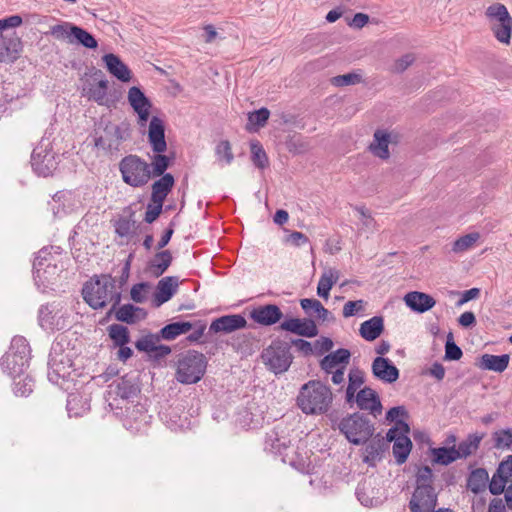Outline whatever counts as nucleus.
Instances as JSON below:
<instances>
[{"label": "nucleus", "instance_id": "f257e3e1", "mask_svg": "<svg viewBox=\"0 0 512 512\" xmlns=\"http://www.w3.org/2000/svg\"><path fill=\"white\" fill-rule=\"evenodd\" d=\"M84 301L94 310L102 309L111 304L108 315H111L120 304L122 293L117 289L116 279L110 274L95 275L82 288Z\"/></svg>", "mask_w": 512, "mask_h": 512}, {"label": "nucleus", "instance_id": "f03ea898", "mask_svg": "<svg viewBox=\"0 0 512 512\" xmlns=\"http://www.w3.org/2000/svg\"><path fill=\"white\" fill-rule=\"evenodd\" d=\"M333 402L329 386L319 380L305 383L297 396V405L307 415H321L328 412Z\"/></svg>", "mask_w": 512, "mask_h": 512}, {"label": "nucleus", "instance_id": "7ed1b4c3", "mask_svg": "<svg viewBox=\"0 0 512 512\" xmlns=\"http://www.w3.org/2000/svg\"><path fill=\"white\" fill-rule=\"evenodd\" d=\"M30 355L31 349L26 338L13 337L8 351L0 360L3 372L13 379L21 377L29 367Z\"/></svg>", "mask_w": 512, "mask_h": 512}, {"label": "nucleus", "instance_id": "20e7f679", "mask_svg": "<svg viewBox=\"0 0 512 512\" xmlns=\"http://www.w3.org/2000/svg\"><path fill=\"white\" fill-rule=\"evenodd\" d=\"M119 171L124 183L134 188L143 187L151 178L149 163L134 154L127 155L121 159Z\"/></svg>", "mask_w": 512, "mask_h": 512}, {"label": "nucleus", "instance_id": "39448f33", "mask_svg": "<svg viewBox=\"0 0 512 512\" xmlns=\"http://www.w3.org/2000/svg\"><path fill=\"white\" fill-rule=\"evenodd\" d=\"M485 16L490 30L498 42L510 45L512 36V17L504 4L493 3L487 7Z\"/></svg>", "mask_w": 512, "mask_h": 512}, {"label": "nucleus", "instance_id": "423d86ee", "mask_svg": "<svg viewBox=\"0 0 512 512\" xmlns=\"http://www.w3.org/2000/svg\"><path fill=\"white\" fill-rule=\"evenodd\" d=\"M339 430L350 443L360 445L373 436L375 428L367 417L357 412L344 417L339 423Z\"/></svg>", "mask_w": 512, "mask_h": 512}, {"label": "nucleus", "instance_id": "0eeeda50", "mask_svg": "<svg viewBox=\"0 0 512 512\" xmlns=\"http://www.w3.org/2000/svg\"><path fill=\"white\" fill-rule=\"evenodd\" d=\"M206 367L205 356L190 350L178 360L176 378L182 384H195L204 376Z\"/></svg>", "mask_w": 512, "mask_h": 512}, {"label": "nucleus", "instance_id": "6e6552de", "mask_svg": "<svg viewBox=\"0 0 512 512\" xmlns=\"http://www.w3.org/2000/svg\"><path fill=\"white\" fill-rule=\"evenodd\" d=\"M47 34L57 40L66 41L70 44H81L89 49H95L98 46L97 40L91 33L70 22H62L51 26Z\"/></svg>", "mask_w": 512, "mask_h": 512}, {"label": "nucleus", "instance_id": "1a4fd4ad", "mask_svg": "<svg viewBox=\"0 0 512 512\" xmlns=\"http://www.w3.org/2000/svg\"><path fill=\"white\" fill-rule=\"evenodd\" d=\"M261 359L269 370L275 374H281L289 369L293 357L289 345L278 340L273 341L262 351Z\"/></svg>", "mask_w": 512, "mask_h": 512}, {"label": "nucleus", "instance_id": "9d476101", "mask_svg": "<svg viewBox=\"0 0 512 512\" xmlns=\"http://www.w3.org/2000/svg\"><path fill=\"white\" fill-rule=\"evenodd\" d=\"M67 309L57 302L42 305L38 311L39 325L45 330H63L68 326Z\"/></svg>", "mask_w": 512, "mask_h": 512}, {"label": "nucleus", "instance_id": "9b49d317", "mask_svg": "<svg viewBox=\"0 0 512 512\" xmlns=\"http://www.w3.org/2000/svg\"><path fill=\"white\" fill-rule=\"evenodd\" d=\"M410 428L404 421H397L395 427L390 428L386 434L387 444L393 442V455L398 464H403L411 451L412 442L407 436Z\"/></svg>", "mask_w": 512, "mask_h": 512}, {"label": "nucleus", "instance_id": "f8f14e48", "mask_svg": "<svg viewBox=\"0 0 512 512\" xmlns=\"http://www.w3.org/2000/svg\"><path fill=\"white\" fill-rule=\"evenodd\" d=\"M31 165L39 176H50L57 169V155L52 149L48 148V145L41 144L32 152Z\"/></svg>", "mask_w": 512, "mask_h": 512}, {"label": "nucleus", "instance_id": "ddd939ff", "mask_svg": "<svg viewBox=\"0 0 512 512\" xmlns=\"http://www.w3.org/2000/svg\"><path fill=\"white\" fill-rule=\"evenodd\" d=\"M58 344L52 347L48 360V377L56 382L59 378H66L71 373L72 360L68 354L58 349Z\"/></svg>", "mask_w": 512, "mask_h": 512}, {"label": "nucleus", "instance_id": "4468645a", "mask_svg": "<svg viewBox=\"0 0 512 512\" xmlns=\"http://www.w3.org/2000/svg\"><path fill=\"white\" fill-rule=\"evenodd\" d=\"M22 51L21 38L15 33H0V62L13 63Z\"/></svg>", "mask_w": 512, "mask_h": 512}, {"label": "nucleus", "instance_id": "2eb2a0df", "mask_svg": "<svg viewBox=\"0 0 512 512\" xmlns=\"http://www.w3.org/2000/svg\"><path fill=\"white\" fill-rule=\"evenodd\" d=\"M279 329L307 338H313L319 334L316 322L312 318H289L280 324Z\"/></svg>", "mask_w": 512, "mask_h": 512}, {"label": "nucleus", "instance_id": "dca6fc26", "mask_svg": "<svg viewBox=\"0 0 512 512\" xmlns=\"http://www.w3.org/2000/svg\"><path fill=\"white\" fill-rule=\"evenodd\" d=\"M438 495L435 489L414 490L409 502L411 512H434Z\"/></svg>", "mask_w": 512, "mask_h": 512}, {"label": "nucleus", "instance_id": "f3484780", "mask_svg": "<svg viewBox=\"0 0 512 512\" xmlns=\"http://www.w3.org/2000/svg\"><path fill=\"white\" fill-rule=\"evenodd\" d=\"M354 402L360 410L369 411L374 417L382 413V404L379 395L370 387L360 389L354 395Z\"/></svg>", "mask_w": 512, "mask_h": 512}, {"label": "nucleus", "instance_id": "a211bd4d", "mask_svg": "<svg viewBox=\"0 0 512 512\" xmlns=\"http://www.w3.org/2000/svg\"><path fill=\"white\" fill-rule=\"evenodd\" d=\"M264 448L266 451L282 456L283 462L292 464V459L289 458L290 440L280 434L277 429L267 434Z\"/></svg>", "mask_w": 512, "mask_h": 512}, {"label": "nucleus", "instance_id": "6ab92c4d", "mask_svg": "<svg viewBox=\"0 0 512 512\" xmlns=\"http://www.w3.org/2000/svg\"><path fill=\"white\" fill-rule=\"evenodd\" d=\"M371 369L373 376L384 383L391 384L399 378V369L388 358L382 356L373 360Z\"/></svg>", "mask_w": 512, "mask_h": 512}, {"label": "nucleus", "instance_id": "aec40b11", "mask_svg": "<svg viewBox=\"0 0 512 512\" xmlns=\"http://www.w3.org/2000/svg\"><path fill=\"white\" fill-rule=\"evenodd\" d=\"M366 443L363 462L374 467L376 463L383 458L384 453L388 449L387 437L384 438L380 434H377Z\"/></svg>", "mask_w": 512, "mask_h": 512}, {"label": "nucleus", "instance_id": "412c9836", "mask_svg": "<svg viewBox=\"0 0 512 512\" xmlns=\"http://www.w3.org/2000/svg\"><path fill=\"white\" fill-rule=\"evenodd\" d=\"M247 326L246 319L240 314L224 315L212 321L209 327L211 333H232Z\"/></svg>", "mask_w": 512, "mask_h": 512}, {"label": "nucleus", "instance_id": "4be33fe9", "mask_svg": "<svg viewBox=\"0 0 512 512\" xmlns=\"http://www.w3.org/2000/svg\"><path fill=\"white\" fill-rule=\"evenodd\" d=\"M179 286V278L177 276H167L162 278L154 292L153 305L160 307L165 302L169 301L173 295L177 292Z\"/></svg>", "mask_w": 512, "mask_h": 512}, {"label": "nucleus", "instance_id": "5701e85b", "mask_svg": "<svg viewBox=\"0 0 512 512\" xmlns=\"http://www.w3.org/2000/svg\"><path fill=\"white\" fill-rule=\"evenodd\" d=\"M250 317L260 325L271 326L282 319L283 313L277 305L267 304L254 308L250 312Z\"/></svg>", "mask_w": 512, "mask_h": 512}, {"label": "nucleus", "instance_id": "b1692460", "mask_svg": "<svg viewBox=\"0 0 512 512\" xmlns=\"http://www.w3.org/2000/svg\"><path fill=\"white\" fill-rule=\"evenodd\" d=\"M148 140L155 153H163L167 149L165 126L162 119L153 116L149 123Z\"/></svg>", "mask_w": 512, "mask_h": 512}, {"label": "nucleus", "instance_id": "393cba45", "mask_svg": "<svg viewBox=\"0 0 512 512\" xmlns=\"http://www.w3.org/2000/svg\"><path fill=\"white\" fill-rule=\"evenodd\" d=\"M42 254H46V251L41 250L34 260V278L35 280L41 281L43 284L45 282L50 283L57 275L59 269L56 264H51L50 262L43 267L44 261H47V259L42 257Z\"/></svg>", "mask_w": 512, "mask_h": 512}, {"label": "nucleus", "instance_id": "a878e982", "mask_svg": "<svg viewBox=\"0 0 512 512\" xmlns=\"http://www.w3.org/2000/svg\"><path fill=\"white\" fill-rule=\"evenodd\" d=\"M103 61L108 72L122 82L131 80V71L119 56L109 53L103 56Z\"/></svg>", "mask_w": 512, "mask_h": 512}, {"label": "nucleus", "instance_id": "bb28decb", "mask_svg": "<svg viewBox=\"0 0 512 512\" xmlns=\"http://www.w3.org/2000/svg\"><path fill=\"white\" fill-rule=\"evenodd\" d=\"M112 313L116 320L127 324H135L147 317V312L143 308L132 304L118 305Z\"/></svg>", "mask_w": 512, "mask_h": 512}, {"label": "nucleus", "instance_id": "cd10ccee", "mask_svg": "<svg viewBox=\"0 0 512 512\" xmlns=\"http://www.w3.org/2000/svg\"><path fill=\"white\" fill-rule=\"evenodd\" d=\"M406 305L418 313H424L435 305V300L430 295L423 292H409L404 297Z\"/></svg>", "mask_w": 512, "mask_h": 512}, {"label": "nucleus", "instance_id": "c85d7f7f", "mask_svg": "<svg viewBox=\"0 0 512 512\" xmlns=\"http://www.w3.org/2000/svg\"><path fill=\"white\" fill-rule=\"evenodd\" d=\"M152 184L151 202H164L172 190L175 180L172 174L166 173Z\"/></svg>", "mask_w": 512, "mask_h": 512}, {"label": "nucleus", "instance_id": "c756f323", "mask_svg": "<svg viewBox=\"0 0 512 512\" xmlns=\"http://www.w3.org/2000/svg\"><path fill=\"white\" fill-rule=\"evenodd\" d=\"M350 351L345 348H340L328 355H326L320 362V367L326 373H332L334 369L340 364H348L350 360Z\"/></svg>", "mask_w": 512, "mask_h": 512}, {"label": "nucleus", "instance_id": "7c9ffc66", "mask_svg": "<svg viewBox=\"0 0 512 512\" xmlns=\"http://www.w3.org/2000/svg\"><path fill=\"white\" fill-rule=\"evenodd\" d=\"M384 330L383 318L374 316L360 325V335L367 341L378 338Z\"/></svg>", "mask_w": 512, "mask_h": 512}, {"label": "nucleus", "instance_id": "2f4dec72", "mask_svg": "<svg viewBox=\"0 0 512 512\" xmlns=\"http://www.w3.org/2000/svg\"><path fill=\"white\" fill-rule=\"evenodd\" d=\"M301 308L304 312L311 316L317 317L322 322L330 320V312L322 305V303L314 298H304L300 300Z\"/></svg>", "mask_w": 512, "mask_h": 512}, {"label": "nucleus", "instance_id": "473e14b6", "mask_svg": "<svg viewBox=\"0 0 512 512\" xmlns=\"http://www.w3.org/2000/svg\"><path fill=\"white\" fill-rule=\"evenodd\" d=\"M510 357L508 354L491 355L484 354L480 359V368L495 372H503L509 364Z\"/></svg>", "mask_w": 512, "mask_h": 512}, {"label": "nucleus", "instance_id": "72a5a7b5", "mask_svg": "<svg viewBox=\"0 0 512 512\" xmlns=\"http://www.w3.org/2000/svg\"><path fill=\"white\" fill-rule=\"evenodd\" d=\"M373 137V142L369 146L370 151L381 159H388L390 156L388 149L390 135L385 131L376 130Z\"/></svg>", "mask_w": 512, "mask_h": 512}, {"label": "nucleus", "instance_id": "f704fd0d", "mask_svg": "<svg viewBox=\"0 0 512 512\" xmlns=\"http://www.w3.org/2000/svg\"><path fill=\"white\" fill-rule=\"evenodd\" d=\"M483 438V433L469 434L465 440L459 443L458 448H456V451L459 453V459H466L469 456L475 454L479 449Z\"/></svg>", "mask_w": 512, "mask_h": 512}, {"label": "nucleus", "instance_id": "c9c22d12", "mask_svg": "<svg viewBox=\"0 0 512 512\" xmlns=\"http://www.w3.org/2000/svg\"><path fill=\"white\" fill-rule=\"evenodd\" d=\"M489 481L488 472L484 468L473 470L467 479V488L474 494L484 492Z\"/></svg>", "mask_w": 512, "mask_h": 512}, {"label": "nucleus", "instance_id": "e433bc0d", "mask_svg": "<svg viewBox=\"0 0 512 512\" xmlns=\"http://www.w3.org/2000/svg\"><path fill=\"white\" fill-rule=\"evenodd\" d=\"M66 408L69 417H79L90 410V405L85 397L72 393L68 395Z\"/></svg>", "mask_w": 512, "mask_h": 512}, {"label": "nucleus", "instance_id": "4c0bfd02", "mask_svg": "<svg viewBox=\"0 0 512 512\" xmlns=\"http://www.w3.org/2000/svg\"><path fill=\"white\" fill-rule=\"evenodd\" d=\"M430 453L434 464L448 466L459 459L455 446L431 448Z\"/></svg>", "mask_w": 512, "mask_h": 512}, {"label": "nucleus", "instance_id": "58836bf2", "mask_svg": "<svg viewBox=\"0 0 512 512\" xmlns=\"http://www.w3.org/2000/svg\"><path fill=\"white\" fill-rule=\"evenodd\" d=\"M108 80L101 79L97 84L92 85L88 91L89 99L94 100L99 105L110 107L114 101L107 95Z\"/></svg>", "mask_w": 512, "mask_h": 512}, {"label": "nucleus", "instance_id": "ea45409f", "mask_svg": "<svg viewBox=\"0 0 512 512\" xmlns=\"http://www.w3.org/2000/svg\"><path fill=\"white\" fill-rule=\"evenodd\" d=\"M364 373L359 369H353L348 374V386L346 388L345 400L348 404L354 403V395L364 384Z\"/></svg>", "mask_w": 512, "mask_h": 512}, {"label": "nucleus", "instance_id": "a19ab883", "mask_svg": "<svg viewBox=\"0 0 512 512\" xmlns=\"http://www.w3.org/2000/svg\"><path fill=\"white\" fill-rule=\"evenodd\" d=\"M173 260L172 254L169 250L160 251L155 254L150 262V269L152 273L159 277L161 276L171 265Z\"/></svg>", "mask_w": 512, "mask_h": 512}, {"label": "nucleus", "instance_id": "79ce46f5", "mask_svg": "<svg viewBox=\"0 0 512 512\" xmlns=\"http://www.w3.org/2000/svg\"><path fill=\"white\" fill-rule=\"evenodd\" d=\"M193 328L190 322H173L164 326L160 333L163 339L173 340L181 334L189 332Z\"/></svg>", "mask_w": 512, "mask_h": 512}, {"label": "nucleus", "instance_id": "37998d69", "mask_svg": "<svg viewBox=\"0 0 512 512\" xmlns=\"http://www.w3.org/2000/svg\"><path fill=\"white\" fill-rule=\"evenodd\" d=\"M254 337L251 333H242L232 337L230 345L232 348L242 354H251L253 352Z\"/></svg>", "mask_w": 512, "mask_h": 512}, {"label": "nucleus", "instance_id": "c03bdc74", "mask_svg": "<svg viewBox=\"0 0 512 512\" xmlns=\"http://www.w3.org/2000/svg\"><path fill=\"white\" fill-rule=\"evenodd\" d=\"M337 279V271L329 270L323 273L318 282L317 294L324 299H328L329 292L332 289L333 285L336 283Z\"/></svg>", "mask_w": 512, "mask_h": 512}, {"label": "nucleus", "instance_id": "a18cd8bd", "mask_svg": "<svg viewBox=\"0 0 512 512\" xmlns=\"http://www.w3.org/2000/svg\"><path fill=\"white\" fill-rule=\"evenodd\" d=\"M128 102L136 112L140 109L151 108L150 100L145 96L140 88L133 86L128 91Z\"/></svg>", "mask_w": 512, "mask_h": 512}, {"label": "nucleus", "instance_id": "49530a36", "mask_svg": "<svg viewBox=\"0 0 512 512\" xmlns=\"http://www.w3.org/2000/svg\"><path fill=\"white\" fill-rule=\"evenodd\" d=\"M269 116L270 111L265 107L250 112L248 114V123L246 125V130L251 132L256 131L257 127H263L267 123Z\"/></svg>", "mask_w": 512, "mask_h": 512}, {"label": "nucleus", "instance_id": "de8ad7c7", "mask_svg": "<svg viewBox=\"0 0 512 512\" xmlns=\"http://www.w3.org/2000/svg\"><path fill=\"white\" fill-rule=\"evenodd\" d=\"M108 333L115 346H124L130 341L128 328L121 324L110 325Z\"/></svg>", "mask_w": 512, "mask_h": 512}, {"label": "nucleus", "instance_id": "09e8293b", "mask_svg": "<svg viewBox=\"0 0 512 512\" xmlns=\"http://www.w3.org/2000/svg\"><path fill=\"white\" fill-rule=\"evenodd\" d=\"M171 162L172 157L163 155L161 153L154 155L151 164H149L151 169V177H159L166 174L165 171L170 166Z\"/></svg>", "mask_w": 512, "mask_h": 512}, {"label": "nucleus", "instance_id": "8fccbe9b", "mask_svg": "<svg viewBox=\"0 0 512 512\" xmlns=\"http://www.w3.org/2000/svg\"><path fill=\"white\" fill-rule=\"evenodd\" d=\"M433 478V471L429 466L420 467L416 473L415 490L435 489L432 485Z\"/></svg>", "mask_w": 512, "mask_h": 512}, {"label": "nucleus", "instance_id": "3c124183", "mask_svg": "<svg viewBox=\"0 0 512 512\" xmlns=\"http://www.w3.org/2000/svg\"><path fill=\"white\" fill-rule=\"evenodd\" d=\"M480 235L477 232L466 234L460 238H458L452 246V251L454 253H462L469 249H471L475 243L479 240Z\"/></svg>", "mask_w": 512, "mask_h": 512}, {"label": "nucleus", "instance_id": "603ef678", "mask_svg": "<svg viewBox=\"0 0 512 512\" xmlns=\"http://www.w3.org/2000/svg\"><path fill=\"white\" fill-rule=\"evenodd\" d=\"M107 135L111 136L114 146H117L120 141L126 140L129 137V128L127 124L122 125H108L105 128Z\"/></svg>", "mask_w": 512, "mask_h": 512}, {"label": "nucleus", "instance_id": "864d4df0", "mask_svg": "<svg viewBox=\"0 0 512 512\" xmlns=\"http://www.w3.org/2000/svg\"><path fill=\"white\" fill-rule=\"evenodd\" d=\"M252 161L260 169L268 166V157L262 145L258 141L251 142Z\"/></svg>", "mask_w": 512, "mask_h": 512}, {"label": "nucleus", "instance_id": "5fc2aeb1", "mask_svg": "<svg viewBox=\"0 0 512 512\" xmlns=\"http://www.w3.org/2000/svg\"><path fill=\"white\" fill-rule=\"evenodd\" d=\"M217 160L229 165L234 159L231 144L228 140L220 141L215 148Z\"/></svg>", "mask_w": 512, "mask_h": 512}, {"label": "nucleus", "instance_id": "6e6d98bb", "mask_svg": "<svg viewBox=\"0 0 512 512\" xmlns=\"http://www.w3.org/2000/svg\"><path fill=\"white\" fill-rule=\"evenodd\" d=\"M494 446L498 449H509L512 446V429H502L493 434Z\"/></svg>", "mask_w": 512, "mask_h": 512}, {"label": "nucleus", "instance_id": "4d7b16f0", "mask_svg": "<svg viewBox=\"0 0 512 512\" xmlns=\"http://www.w3.org/2000/svg\"><path fill=\"white\" fill-rule=\"evenodd\" d=\"M362 81V76L359 73L351 72L343 75L335 76L331 79L333 85L337 87L355 85Z\"/></svg>", "mask_w": 512, "mask_h": 512}, {"label": "nucleus", "instance_id": "13d9d810", "mask_svg": "<svg viewBox=\"0 0 512 512\" xmlns=\"http://www.w3.org/2000/svg\"><path fill=\"white\" fill-rule=\"evenodd\" d=\"M135 231V221L128 218H120L115 223V232L120 237H128Z\"/></svg>", "mask_w": 512, "mask_h": 512}, {"label": "nucleus", "instance_id": "bf43d9fd", "mask_svg": "<svg viewBox=\"0 0 512 512\" xmlns=\"http://www.w3.org/2000/svg\"><path fill=\"white\" fill-rule=\"evenodd\" d=\"M463 353L461 348L455 344L453 341L452 333H449L447 336V341L445 345V359L447 360H459L462 357Z\"/></svg>", "mask_w": 512, "mask_h": 512}, {"label": "nucleus", "instance_id": "052dcab7", "mask_svg": "<svg viewBox=\"0 0 512 512\" xmlns=\"http://www.w3.org/2000/svg\"><path fill=\"white\" fill-rule=\"evenodd\" d=\"M14 382V393L17 396H28L33 391V381L31 378L25 377Z\"/></svg>", "mask_w": 512, "mask_h": 512}, {"label": "nucleus", "instance_id": "680f3d73", "mask_svg": "<svg viewBox=\"0 0 512 512\" xmlns=\"http://www.w3.org/2000/svg\"><path fill=\"white\" fill-rule=\"evenodd\" d=\"M157 341L158 338H155L153 335H147L139 339L135 346L139 351L146 352L151 356L153 350H156Z\"/></svg>", "mask_w": 512, "mask_h": 512}, {"label": "nucleus", "instance_id": "e2e57ef3", "mask_svg": "<svg viewBox=\"0 0 512 512\" xmlns=\"http://www.w3.org/2000/svg\"><path fill=\"white\" fill-rule=\"evenodd\" d=\"M116 395L122 399H129L136 395V387L129 381L122 380L116 386Z\"/></svg>", "mask_w": 512, "mask_h": 512}, {"label": "nucleus", "instance_id": "0e129e2a", "mask_svg": "<svg viewBox=\"0 0 512 512\" xmlns=\"http://www.w3.org/2000/svg\"><path fill=\"white\" fill-rule=\"evenodd\" d=\"M415 61V56L411 53L405 54L402 57L398 58L392 67V72L394 73H402L408 67H410Z\"/></svg>", "mask_w": 512, "mask_h": 512}, {"label": "nucleus", "instance_id": "69168bd1", "mask_svg": "<svg viewBox=\"0 0 512 512\" xmlns=\"http://www.w3.org/2000/svg\"><path fill=\"white\" fill-rule=\"evenodd\" d=\"M149 288L147 282L137 283L132 286L130 291L131 299L136 303H143L146 300L145 291Z\"/></svg>", "mask_w": 512, "mask_h": 512}, {"label": "nucleus", "instance_id": "338daca9", "mask_svg": "<svg viewBox=\"0 0 512 512\" xmlns=\"http://www.w3.org/2000/svg\"><path fill=\"white\" fill-rule=\"evenodd\" d=\"M509 480L505 477L499 475L497 472L493 475L491 481L489 482V490L491 494L493 495H499L501 494L504 489L505 485Z\"/></svg>", "mask_w": 512, "mask_h": 512}, {"label": "nucleus", "instance_id": "774afa93", "mask_svg": "<svg viewBox=\"0 0 512 512\" xmlns=\"http://www.w3.org/2000/svg\"><path fill=\"white\" fill-rule=\"evenodd\" d=\"M164 202H152L147 205L144 220L147 223H153L161 214Z\"/></svg>", "mask_w": 512, "mask_h": 512}]
</instances>
